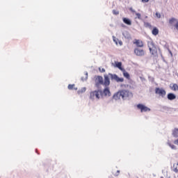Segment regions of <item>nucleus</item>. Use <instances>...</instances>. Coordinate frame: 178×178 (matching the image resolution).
Listing matches in <instances>:
<instances>
[{
  "label": "nucleus",
  "instance_id": "1",
  "mask_svg": "<svg viewBox=\"0 0 178 178\" xmlns=\"http://www.w3.org/2000/svg\"><path fill=\"white\" fill-rule=\"evenodd\" d=\"M104 78L101 76H97L95 77V83L96 87H99V86H104V87H109L111 84V80H115L117 83H123L124 81V79L118 77L116 74H113L108 73V74H104Z\"/></svg>",
  "mask_w": 178,
  "mask_h": 178
},
{
  "label": "nucleus",
  "instance_id": "2",
  "mask_svg": "<svg viewBox=\"0 0 178 178\" xmlns=\"http://www.w3.org/2000/svg\"><path fill=\"white\" fill-rule=\"evenodd\" d=\"M147 47L151 55L153 56H158V48H156L155 43H154L153 41L148 42Z\"/></svg>",
  "mask_w": 178,
  "mask_h": 178
},
{
  "label": "nucleus",
  "instance_id": "3",
  "mask_svg": "<svg viewBox=\"0 0 178 178\" xmlns=\"http://www.w3.org/2000/svg\"><path fill=\"white\" fill-rule=\"evenodd\" d=\"M102 96V90H97L90 92V99H99Z\"/></svg>",
  "mask_w": 178,
  "mask_h": 178
},
{
  "label": "nucleus",
  "instance_id": "4",
  "mask_svg": "<svg viewBox=\"0 0 178 178\" xmlns=\"http://www.w3.org/2000/svg\"><path fill=\"white\" fill-rule=\"evenodd\" d=\"M155 93L163 98L166 95V90H165L163 88H156Z\"/></svg>",
  "mask_w": 178,
  "mask_h": 178
},
{
  "label": "nucleus",
  "instance_id": "5",
  "mask_svg": "<svg viewBox=\"0 0 178 178\" xmlns=\"http://www.w3.org/2000/svg\"><path fill=\"white\" fill-rule=\"evenodd\" d=\"M120 94L121 95V98L122 99H126L130 97V92L127 90H120Z\"/></svg>",
  "mask_w": 178,
  "mask_h": 178
},
{
  "label": "nucleus",
  "instance_id": "6",
  "mask_svg": "<svg viewBox=\"0 0 178 178\" xmlns=\"http://www.w3.org/2000/svg\"><path fill=\"white\" fill-rule=\"evenodd\" d=\"M138 109H140V112H149L151 108H148L147 106H145L144 104H139L137 105Z\"/></svg>",
  "mask_w": 178,
  "mask_h": 178
},
{
  "label": "nucleus",
  "instance_id": "7",
  "mask_svg": "<svg viewBox=\"0 0 178 178\" xmlns=\"http://www.w3.org/2000/svg\"><path fill=\"white\" fill-rule=\"evenodd\" d=\"M134 54L136 56H144V55H145V51L144 49L136 48L134 49Z\"/></svg>",
  "mask_w": 178,
  "mask_h": 178
},
{
  "label": "nucleus",
  "instance_id": "8",
  "mask_svg": "<svg viewBox=\"0 0 178 178\" xmlns=\"http://www.w3.org/2000/svg\"><path fill=\"white\" fill-rule=\"evenodd\" d=\"M134 44H135V45L139 48H143V47H144V42L141 40L135 39Z\"/></svg>",
  "mask_w": 178,
  "mask_h": 178
},
{
  "label": "nucleus",
  "instance_id": "9",
  "mask_svg": "<svg viewBox=\"0 0 178 178\" xmlns=\"http://www.w3.org/2000/svg\"><path fill=\"white\" fill-rule=\"evenodd\" d=\"M122 98V96L120 95V90L115 93L113 96V99H115V101H119Z\"/></svg>",
  "mask_w": 178,
  "mask_h": 178
},
{
  "label": "nucleus",
  "instance_id": "10",
  "mask_svg": "<svg viewBox=\"0 0 178 178\" xmlns=\"http://www.w3.org/2000/svg\"><path fill=\"white\" fill-rule=\"evenodd\" d=\"M102 94H104L105 97H111V90H109V88L106 87L104 88Z\"/></svg>",
  "mask_w": 178,
  "mask_h": 178
},
{
  "label": "nucleus",
  "instance_id": "11",
  "mask_svg": "<svg viewBox=\"0 0 178 178\" xmlns=\"http://www.w3.org/2000/svg\"><path fill=\"white\" fill-rule=\"evenodd\" d=\"M129 10L136 15V19H139V20H141V14L140 13H136L133 8H130Z\"/></svg>",
  "mask_w": 178,
  "mask_h": 178
},
{
  "label": "nucleus",
  "instance_id": "12",
  "mask_svg": "<svg viewBox=\"0 0 178 178\" xmlns=\"http://www.w3.org/2000/svg\"><path fill=\"white\" fill-rule=\"evenodd\" d=\"M113 40L114 42H115L116 45H118V44L120 46L123 45V42H122V40H119V39L116 38V37L113 36Z\"/></svg>",
  "mask_w": 178,
  "mask_h": 178
},
{
  "label": "nucleus",
  "instance_id": "13",
  "mask_svg": "<svg viewBox=\"0 0 178 178\" xmlns=\"http://www.w3.org/2000/svg\"><path fill=\"white\" fill-rule=\"evenodd\" d=\"M168 99H170V101H173V99H176V95L173 93H169L167 96Z\"/></svg>",
  "mask_w": 178,
  "mask_h": 178
},
{
  "label": "nucleus",
  "instance_id": "14",
  "mask_svg": "<svg viewBox=\"0 0 178 178\" xmlns=\"http://www.w3.org/2000/svg\"><path fill=\"white\" fill-rule=\"evenodd\" d=\"M122 72H123V76L125 77V79H127L128 80H130V74L129 72H126V70H122Z\"/></svg>",
  "mask_w": 178,
  "mask_h": 178
},
{
  "label": "nucleus",
  "instance_id": "15",
  "mask_svg": "<svg viewBox=\"0 0 178 178\" xmlns=\"http://www.w3.org/2000/svg\"><path fill=\"white\" fill-rule=\"evenodd\" d=\"M122 20L124 23H125V24H127L128 26H131V20H130V19L124 17Z\"/></svg>",
  "mask_w": 178,
  "mask_h": 178
},
{
  "label": "nucleus",
  "instance_id": "16",
  "mask_svg": "<svg viewBox=\"0 0 178 178\" xmlns=\"http://www.w3.org/2000/svg\"><path fill=\"white\" fill-rule=\"evenodd\" d=\"M152 33L153 35H158V34H159V30L158 29V28L154 27L152 31Z\"/></svg>",
  "mask_w": 178,
  "mask_h": 178
},
{
  "label": "nucleus",
  "instance_id": "17",
  "mask_svg": "<svg viewBox=\"0 0 178 178\" xmlns=\"http://www.w3.org/2000/svg\"><path fill=\"white\" fill-rule=\"evenodd\" d=\"M115 66L116 67H118V69H120V70L122 71L123 70H124L123 67H122V63L121 62H115Z\"/></svg>",
  "mask_w": 178,
  "mask_h": 178
},
{
  "label": "nucleus",
  "instance_id": "18",
  "mask_svg": "<svg viewBox=\"0 0 178 178\" xmlns=\"http://www.w3.org/2000/svg\"><path fill=\"white\" fill-rule=\"evenodd\" d=\"M171 90L172 91H177L178 90V85L177 83L172 84V86H170Z\"/></svg>",
  "mask_w": 178,
  "mask_h": 178
},
{
  "label": "nucleus",
  "instance_id": "19",
  "mask_svg": "<svg viewBox=\"0 0 178 178\" xmlns=\"http://www.w3.org/2000/svg\"><path fill=\"white\" fill-rule=\"evenodd\" d=\"M74 84H70L68 85V90H75L76 91L77 88H74Z\"/></svg>",
  "mask_w": 178,
  "mask_h": 178
},
{
  "label": "nucleus",
  "instance_id": "20",
  "mask_svg": "<svg viewBox=\"0 0 178 178\" xmlns=\"http://www.w3.org/2000/svg\"><path fill=\"white\" fill-rule=\"evenodd\" d=\"M173 168H174V172H175V173H177V172H178V163L174 164Z\"/></svg>",
  "mask_w": 178,
  "mask_h": 178
},
{
  "label": "nucleus",
  "instance_id": "21",
  "mask_svg": "<svg viewBox=\"0 0 178 178\" xmlns=\"http://www.w3.org/2000/svg\"><path fill=\"white\" fill-rule=\"evenodd\" d=\"M169 147H170V148H172V149H176V146H175V145H172L170 143H168Z\"/></svg>",
  "mask_w": 178,
  "mask_h": 178
},
{
  "label": "nucleus",
  "instance_id": "22",
  "mask_svg": "<svg viewBox=\"0 0 178 178\" xmlns=\"http://www.w3.org/2000/svg\"><path fill=\"white\" fill-rule=\"evenodd\" d=\"M113 15L118 16V15H119V11L117 10H113Z\"/></svg>",
  "mask_w": 178,
  "mask_h": 178
},
{
  "label": "nucleus",
  "instance_id": "23",
  "mask_svg": "<svg viewBox=\"0 0 178 178\" xmlns=\"http://www.w3.org/2000/svg\"><path fill=\"white\" fill-rule=\"evenodd\" d=\"M99 71L100 72V73H105L106 72L105 69L101 67H99Z\"/></svg>",
  "mask_w": 178,
  "mask_h": 178
},
{
  "label": "nucleus",
  "instance_id": "24",
  "mask_svg": "<svg viewBox=\"0 0 178 178\" xmlns=\"http://www.w3.org/2000/svg\"><path fill=\"white\" fill-rule=\"evenodd\" d=\"M87 89L86 88H82L81 89V90H80V92H86V90Z\"/></svg>",
  "mask_w": 178,
  "mask_h": 178
},
{
  "label": "nucleus",
  "instance_id": "25",
  "mask_svg": "<svg viewBox=\"0 0 178 178\" xmlns=\"http://www.w3.org/2000/svg\"><path fill=\"white\" fill-rule=\"evenodd\" d=\"M156 16L158 17V19H161V14L159 13H156Z\"/></svg>",
  "mask_w": 178,
  "mask_h": 178
},
{
  "label": "nucleus",
  "instance_id": "26",
  "mask_svg": "<svg viewBox=\"0 0 178 178\" xmlns=\"http://www.w3.org/2000/svg\"><path fill=\"white\" fill-rule=\"evenodd\" d=\"M143 3H147V2H149V0H140Z\"/></svg>",
  "mask_w": 178,
  "mask_h": 178
},
{
  "label": "nucleus",
  "instance_id": "27",
  "mask_svg": "<svg viewBox=\"0 0 178 178\" xmlns=\"http://www.w3.org/2000/svg\"><path fill=\"white\" fill-rule=\"evenodd\" d=\"M120 170H117L116 173L114 174V176H118V175H120Z\"/></svg>",
  "mask_w": 178,
  "mask_h": 178
},
{
  "label": "nucleus",
  "instance_id": "28",
  "mask_svg": "<svg viewBox=\"0 0 178 178\" xmlns=\"http://www.w3.org/2000/svg\"><path fill=\"white\" fill-rule=\"evenodd\" d=\"M145 25H146V26H151V25H149V24H148V23H146Z\"/></svg>",
  "mask_w": 178,
  "mask_h": 178
},
{
  "label": "nucleus",
  "instance_id": "29",
  "mask_svg": "<svg viewBox=\"0 0 178 178\" xmlns=\"http://www.w3.org/2000/svg\"><path fill=\"white\" fill-rule=\"evenodd\" d=\"M161 178H163V177H161Z\"/></svg>",
  "mask_w": 178,
  "mask_h": 178
}]
</instances>
